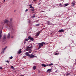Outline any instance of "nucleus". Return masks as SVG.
Instances as JSON below:
<instances>
[{"mask_svg": "<svg viewBox=\"0 0 76 76\" xmlns=\"http://www.w3.org/2000/svg\"><path fill=\"white\" fill-rule=\"evenodd\" d=\"M9 22V20H5L4 21V23H7L8 25V27L9 28H11L12 27V24L10 23H9L8 24V23Z\"/></svg>", "mask_w": 76, "mask_h": 76, "instance_id": "f257e3e1", "label": "nucleus"}, {"mask_svg": "<svg viewBox=\"0 0 76 76\" xmlns=\"http://www.w3.org/2000/svg\"><path fill=\"white\" fill-rule=\"evenodd\" d=\"M32 47V46L30 47H29V46L27 47V48H26V51H29V53H31V52H32V50H31V49L30 48H31Z\"/></svg>", "mask_w": 76, "mask_h": 76, "instance_id": "f03ea898", "label": "nucleus"}, {"mask_svg": "<svg viewBox=\"0 0 76 76\" xmlns=\"http://www.w3.org/2000/svg\"><path fill=\"white\" fill-rule=\"evenodd\" d=\"M44 42L39 43L38 45H39V47L38 49H39L40 48H41V47H42L44 45Z\"/></svg>", "mask_w": 76, "mask_h": 76, "instance_id": "7ed1b4c3", "label": "nucleus"}, {"mask_svg": "<svg viewBox=\"0 0 76 76\" xmlns=\"http://www.w3.org/2000/svg\"><path fill=\"white\" fill-rule=\"evenodd\" d=\"M28 57H30V58H34V57H37V56H34V55L31 54L29 55Z\"/></svg>", "mask_w": 76, "mask_h": 76, "instance_id": "20e7f679", "label": "nucleus"}, {"mask_svg": "<svg viewBox=\"0 0 76 76\" xmlns=\"http://www.w3.org/2000/svg\"><path fill=\"white\" fill-rule=\"evenodd\" d=\"M28 39H30V40H31V41H34V39L31 36H29L28 37Z\"/></svg>", "mask_w": 76, "mask_h": 76, "instance_id": "39448f33", "label": "nucleus"}, {"mask_svg": "<svg viewBox=\"0 0 76 76\" xmlns=\"http://www.w3.org/2000/svg\"><path fill=\"white\" fill-rule=\"evenodd\" d=\"M2 31H3V30H2L0 31V39H1V37H2V35H1V34L2 33Z\"/></svg>", "mask_w": 76, "mask_h": 76, "instance_id": "423d86ee", "label": "nucleus"}, {"mask_svg": "<svg viewBox=\"0 0 76 76\" xmlns=\"http://www.w3.org/2000/svg\"><path fill=\"white\" fill-rule=\"evenodd\" d=\"M64 30L63 29H61L58 31V32H61V33H62V32H64Z\"/></svg>", "mask_w": 76, "mask_h": 76, "instance_id": "0eeeda50", "label": "nucleus"}, {"mask_svg": "<svg viewBox=\"0 0 76 76\" xmlns=\"http://www.w3.org/2000/svg\"><path fill=\"white\" fill-rule=\"evenodd\" d=\"M7 38L10 39V33H9L7 35Z\"/></svg>", "mask_w": 76, "mask_h": 76, "instance_id": "6e6552de", "label": "nucleus"}, {"mask_svg": "<svg viewBox=\"0 0 76 76\" xmlns=\"http://www.w3.org/2000/svg\"><path fill=\"white\" fill-rule=\"evenodd\" d=\"M6 39V35L5 34H4L3 37V39L4 40Z\"/></svg>", "mask_w": 76, "mask_h": 76, "instance_id": "1a4fd4ad", "label": "nucleus"}, {"mask_svg": "<svg viewBox=\"0 0 76 76\" xmlns=\"http://www.w3.org/2000/svg\"><path fill=\"white\" fill-rule=\"evenodd\" d=\"M25 54H26V56L28 57H29V56L30 55V54H29V52H26L25 53Z\"/></svg>", "mask_w": 76, "mask_h": 76, "instance_id": "9d476101", "label": "nucleus"}, {"mask_svg": "<svg viewBox=\"0 0 76 76\" xmlns=\"http://www.w3.org/2000/svg\"><path fill=\"white\" fill-rule=\"evenodd\" d=\"M41 33V31H39V32H38L37 33V34H36V35L38 37L39 35V34Z\"/></svg>", "mask_w": 76, "mask_h": 76, "instance_id": "9b49d317", "label": "nucleus"}, {"mask_svg": "<svg viewBox=\"0 0 76 76\" xmlns=\"http://www.w3.org/2000/svg\"><path fill=\"white\" fill-rule=\"evenodd\" d=\"M52 70V69H48V72H49V73H50V72H51Z\"/></svg>", "mask_w": 76, "mask_h": 76, "instance_id": "f8f14e48", "label": "nucleus"}, {"mask_svg": "<svg viewBox=\"0 0 76 76\" xmlns=\"http://www.w3.org/2000/svg\"><path fill=\"white\" fill-rule=\"evenodd\" d=\"M48 66V65H45L44 64H42V67H46V66Z\"/></svg>", "mask_w": 76, "mask_h": 76, "instance_id": "ddd939ff", "label": "nucleus"}, {"mask_svg": "<svg viewBox=\"0 0 76 76\" xmlns=\"http://www.w3.org/2000/svg\"><path fill=\"white\" fill-rule=\"evenodd\" d=\"M22 50V49H20L18 51V54H20L21 53H22V51H21Z\"/></svg>", "mask_w": 76, "mask_h": 76, "instance_id": "4468645a", "label": "nucleus"}, {"mask_svg": "<svg viewBox=\"0 0 76 76\" xmlns=\"http://www.w3.org/2000/svg\"><path fill=\"white\" fill-rule=\"evenodd\" d=\"M53 65L54 64H53L52 63L48 65V66H53Z\"/></svg>", "mask_w": 76, "mask_h": 76, "instance_id": "2eb2a0df", "label": "nucleus"}, {"mask_svg": "<svg viewBox=\"0 0 76 76\" xmlns=\"http://www.w3.org/2000/svg\"><path fill=\"white\" fill-rule=\"evenodd\" d=\"M71 4H72V5L73 6H74V5H75V2H72L71 3Z\"/></svg>", "mask_w": 76, "mask_h": 76, "instance_id": "dca6fc26", "label": "nucleus"}, {"mask_svg": "<svg viewBox=\"0 0 76 76\" xmlns=\"http://www.w3.org/2000/svg\"><path fill=\"white\" fill-rule=\"evenodd\" d=\"M33 68L34 70H35V69H36V66H33Z\"/></svg>", "mask_w": 76, "mask_h": 76, "instance_id": "f3484780", "label": "nucleus"}, {"mask_svg": "<svg viewBox=\"0 0 76 76\" xmlns=\"http://www.w3.org/2000/svg\"><path fill=\"white\" fill-rule=\"evenodd\" d=\"M31 11H34V7L32 8V9H31Z\"/></svg>", "mask_w": 76, "mask_h": 76, "instance_id": "a211bd4d", "label": "nucleus"}, {"mask_svg": "<svg viewBox=\"0 0 76 76\" xmlns=\"http://www.w3.org/2000/svg\"><path fill=\"white\" fill-rule=\"evenodd\" d=\"M28 40H29V39H26L25 40V41H28Z\"/></svg>", "mask_w": 76, "mask_h": 76, "instance_id": "6ab92c4d", "label": "nucleus"}, {"mask_svg": "<svg viewBox=\"0 0 76 76\" xmlns=\"http://www.w3.org/2000/svg\"><path fill=\"white\" fill-rule=\"evenodd\" d=\"M39 24H36L35 26H39Z\"/></svg>", "mask_w": 76, "mask_h": 76, "instance_id": "aec40b11", "label": "nucleus"}, {"mask_svg": "<svg viewBox=\"0 0 76 76\" xmlns=\"http://www.w3.org/2000/svg\"><path fill=\"white\" fill-rule=\"evenodd\" d=\"M11 68L12 69H15V68H14V67H13V66H11Z\"/></svg>", "mask_w": 76, "mask_h": 76, "instance_id": "412c9836", "label": "nucleus"}, {"mask_svg": "<svg viewBox=\"0 0 76 76\" xmlns=\"http://www.w3.org/2000/svg\"><path fill=\"white\" fill-rule=\"evenodd\" d=\"M65 5L66 6H68V5H69V4H65Z\"/></svg>", "mask_w": 76, "mask_h": 76, "instance_id": "4be33fe9", "label": "nucleus"}, {"mask_svg": "<svg viewBox=\"0 0 76 76\" xmlns=\"http://www.w3.org/2000/svg\"><path fill=\"white\" fill-rule=\"evenodd\" d=\"M9 58H10V59H12V58H13V57L11 56Z\"/></svg>", "mask_w": 76, "mask_h": 76, "instance_id": "5701e85b", "label": "nucleus"}, {"mask_svg": "<svg viewBox=\"0 0 76 76\" xmlns=\"http://www.w3.org/2000/svg\"><path fill=\"white\" fill-rule=\"evenodd\" d=\"M48 25H50L51 24V23H50V21H48Z\"/></svg>", "mask_w": 76, "mask_h": 76, "instance_id": "b1692460", "label": "nucleus"}, {"mask_svg": "<svg viewBox=\"0 0 76 76\" xmlns=\"http://www.w3.org/2000/svg\"><path fill=\"white\" fill-rule=\"evenodd\" d=\"M4 53V51H3V50H2V52H1V54H3V53Z\"/></svg>", "mask_w": 76, "mask_h": 76, "instance_id": "393cba45", "label": "nucleus"}, {"mask_svg": "<svg viewBox=\"0 0 76 76\" xmlns=\"http://www.w3.org/2000/svg\"><path fill=\"white\" fill-rule=\"evenodd\" d=\"M5 62H6L7 63H9V61L8 60L5 61Z\"/></svg>", "mask_w": 76, "mask_h": 76, "instance_id": "a878e982", "label": "nucleus"}, {"mask_svg": "<svg viewBox=\"0 0 76 76\" xmlns=\"http://www.w3.org/2000/svg\"><path fill=\"white\" fill-rule=\"evenodd\" d=\"M66 76H68V75H70V74L69 73H67L66 75Z\"/></svg>", "mask_w": 76, "mask_h": 76, "instance_id": "bb28decb", "label": "nucleus"}, {"mask_svg": "<svg viewBox=\"0 0 76 76\" xmlns=\"http://www.w3.org/2000/svg\"><path fill=\"white\" fill-rule=\"evenodd\" d=\"M59 54V53H56L55 54V55H58Z\"/></svg>", "mask_w": 76, "mask_h": 76, "instance_id": "cd10ccee", "label": "nucleus"}, {"mask_svg": "<svg viewBox=\"0 0 76 76\" xmlns=\"http://www.w3.org/2000/svg\"><path fill=\"white\" fill-rule=\"evenodd\" d=\"M26 57V56H23V58H25Z\"/></svg>", "mask_w": 76, "mask_h": 76, "instance_id": "c85d7f7f", "label": "nucleus"}, {"mask_svg": "<svg viewBox=\"0 0 76 76\" xmlns=\"http://www.w3.org/2000/svg\"><path fill=\"white\" fill-rule=\"evenodd\" d=\"M26 41H25V40L24 41V44L26 43Z\"/></svg>", "mask_w": 76, "mask_h": 76, "instance_id": "c756f323", "label": "nucleus"}, {"mask_svg": "<svg viewBox=\"0 0 76 76\" xmlns=\"http://www.w3.org/2000/svg\"><path fill=\"white\" fill-rule=\"evenodd\" d=\"M28 10V9H27L26 10L25 12H27Z\"/></svg>", "mask_w": 76, "mask_h": 76, "instance_id": "7c9ffc66", "label": "nucleus"}, {"mask_svg": "<svg viewBox=\"0 0 76 76\" xmlns=\"http://www.w3.org/2000/svg\"><path fill=\"white\" fill-rule=\"evenodd\" d=\"M30 8H33V7H32V6H31L30 7Z\"/></svg>", "mask_w": 76, "mask_h": 76, "instance_id": "2f4dec72", "label": "nucleus"}, {"mask_svg": "<svg viewBox=\"0 0 76 76\" xmlns=\"http://www.w3.org/2000/svg\"><path fill=\"white\" fill-rule=\"evenodd\" d=\"M32 17H33V18H35V16L33 15Z\"/></svg>", "mask_w": 76, "mask_h": 76, "instance_id": "473e14b6", "label": "nucleus"}, {"mask_svg": "<svg viewBox=\"0 0 76 76\" xmlns=\"http://www.w3.org/2000/svg\"><path fill=\"white\" fill-rule=\"evenodd\" d=\"M7 48V47H5V48H4V50H6V49Z\"/></svg>", "mask_w": 76, "mask_h": 76, "instance_id": "72a5a7b5", "label": "nucleus"}, {"mask_svg": "<svg viewBox=\"0 0 76 76\" xmlns=\"http://www.w3.org/2000/svg\"><path fill=\"white\" fill-rule=\"evenodd\" d=\"M31 23V21L29 20L28 21V23Z\"/></svg>", "mask_w": 76, "mask_h": 76, "instance_id": "f704fd0d", "label": "nucleus"}, {"mask_svg": "<svg viewBox=\"0 0 76 76\" xmlns=\"http://www.w3.org/2000/svg\"><path fill=\"white\" fill-rule=\"evenodd\" d=\"M10 21H12V18H11L10 19Z\"/></svg>", "mask_w": 76, "mask_h": 76, "instance_id": "c9c22d12", "label": "nucleus"}, {"mask_svg": "<svg viewBox=\"0 0 76 76\" xmlns=\"http://www.w3.org/2000/svg\"><path fill=\"white\" fill-rule=\"evenodd\" d=\"M2 51H5V50L4 49H2Z\"/></svg>", "mask_w": 76, "mask_h": 76, "instance_id": "e433bc0d", "label": "nucleus"}, {"mask_svg": "<svg viewBox=\"0 0 76 76\" xmlns=\"http://www.w3.org/2000/svg\"><path fill=\"white\" fill-rule=\"evenodd\" d=\"M0 69H2V67L1 66L0 67Z\"/></svg>", "mask_w": 76, "mask_h": 76, "instance_id": "4c0bfd02", "label": "nucleus"}, {"mask_svg": "<svg viewBox=\"0 0 76 76\" xmlns=\"http://www.w3.org/2000/svg\"><path fill=\"white\" fill-rule=\"evenodd\" d=\"M29 6H30V7H31V6H32V4H30L29 5Z\"/></svg>", "mask_w": 76, "mask_h": 76, "instance_id": "58836bf2", "label": "nucleus"}, {"mask_svg": "<svg viewBox=\"0 0 76 76\" xmlns=\"http://www.w3.org/2000/svg\"><path fill=\"white\" fill-rule=\"evenodd\" d=\"M37 0H33V1H36Z\"/></svg>", "mask_w": 76, "mask_h": 76, "instance_id": "ea45409f", "label": "nucleus"}, {"mask_svg": "<svg viewBox=\"0 0 76 76\" xmlns=\"http://www.w3.org/2000/svg\"><path fill=\"white\" fill-rule=\"evenodd\" d=\"M5 0H4V2H3L4 3Z\"/></svg>", "mask_w": 76, "mask_h": 76, "instance_id": "a19ab883", "label": "nucleus"}, {"mask_svg": "<svg viewBox=\"0 0 76 76\" xmlns=\"http://www.w3.org/2000/svg\"><path fill=\"white\" fill-rule=\"evenodd\" d=\"M13 38V37L12 36L11 37V38Z\"/></svg>", "mask_w": 76, "mask_h": 76, "instance_id": "79ce46f5", "label": "nucleus"}, {"mask_svg": "<svg viewBox=\"0 0 76 76\" xmlns=\"http://www.w3.org/2000/svg\"><path fill=\"white\" fill-rule=\"evenodd\" d=\"M61 4H60L59 5V6H61Z\"/></svg>", "mask_w": 76, "mask_h": 76, "instance_id": "37998d69", "label": "nucleus"}, {"mask_svg": "<svg viewBox=\"0 0 76 76\" xmlns=\"http://www.w3.org/2000/svg\"><path fill=\"white\" fill-rule=\"evenodd\" d=\"M57 72V70L55 71V72Z\"/></svg>", "mask_w": 76, "mask_h": 76, "instance_id": "c03bdc74", "label": "nucleus"}, {"mask_svg": "<svg viewBox=\"0 0 76 76\" xmlns=\"http://www.w3.org/2000/svg\"><path fill=\"white\" fill-rule=\"evenodd\" d=\"M47 72H48V70H47Z\"/></svg>", "mask_w": 76, "mask_h": 76, "instance_id": "a18cd8bd", "label": "nucleus"}, {"mask_svg": "<svg viewBox=\"0 0 76 76\" xmlns=\"http://www.w3.org/2000/svg\"><path fill=\"white\" fill-rule=\"evenodd\" d=\"M16 11V10H15V11H14V12H15V11Z\"/></svg>", "mask_w": 76, "mask_h": 76, "instance_id": "49530a36", "label": "nucleus"}, {"mask_svg": "<svg viewBox=\"0 0 76 76\" xmlns=\"http://www.w3.org/2000/svg\"><path fill=\"white\" fill-rule=\"evenodd\" d=\"M50 34H52V33H51Z\"/></svg>", "mask_w": 76, "mask_h": 76, "instance_id": "de8ad7c7", "label": "nucleus"}, {"mask_svg": "<svg viewBox=\"0 0 76 76\" xmlns=\"http://www.w3.org/2000/svg\"><path fill=\"white\" fill-rule=\"evenodd\" d=\"M7 64H6V65H7Z\"/></svg>", "mask_w": 76, "mask_h": 76, "instance_id": "09e8293b", "label": "nucleus"}, {"mask_svg": "<svg viewBox=\"0 0 76 76\" xmlns=\"http://www.w3.org/2000/svg\"><path fill=\"white\" fill-rule=\"evenodd\" d=\"M23 69H24V68H22Z\"/></svg>", "mask_w": 76, "mask_h": 76, "instance_id": "8fccbe9b", "label": "nucleus"}, {"mask_svg": "<svg viewBox=\"0 0 76 76\" xmlns=\"http://www.w3.org/2000/svg\"><path fill=\"white\" fill-rule=\"evenodd\" d=\"M12 29H13V28H12Z\"/></svg>", "mask_w": 76, "mask_h": 76, "instance_id": "3c124183", "label": "nucleus"}, {"mask_svg": "<svg viewBox=\"0 0 76 76\" xmlns=\"http://www.w3.org/2000/svg\"><path fill=\"white\" fill-rule=\"evenodd\" d=\"M13 76H14V75H13Z\"/></svg>", "mask_w": 76, "mask_h": 76, "instance_id": "603ef678", "label": "nucleus"}]
</instances>
